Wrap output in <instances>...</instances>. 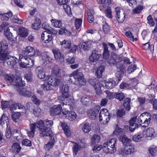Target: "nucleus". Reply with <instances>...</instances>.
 <instances>
[{"label":"nucleus","mask_w":157,"mask_h":157,"mask_svg":"<svg viewBox=\"0 0 157 157\" xmlns=\"http://www.w3.org/2000/svg\"><path fill=\"white\" fill-rule=\"evenodd\" d=\"M69 86L67 85H63L62 87L61 92L62 94V101L63 106L65 105L67 106L65 108L73 109V106L75 104V100L70 95L69 92Z\"/></svg>","instance_id":"nucleus-1"},{"label":"nucleus","mask_w":157,"mask_h":157,"mask_svg":"<svg viewBox=\"0 0 157 157\" xmlns=\"http://www.w3.org/2000/svg\"><path fill=\"white\" fill-rule=\"evenodd\" d=\"M53 122L48 119L43 121L41 120L38 121V127L42 136H51L52 132L50 128L53 124Z\"/></svg>","instance_id":"nucleus-2"},{"label":"nucleus","mask_w":157,"mask_h":157,"mask_svg":"<svg viewBox=\"0 0 157 157\" xmlns=\"http://www.w3.org/2000/svg\"><path fill=\"white\" fill-rule=\"evenodd\" d=\"M69 81L73 84L81 87L86 84V81L84 78L82 72L78 71H74L70 76Z\"/></svg>","instance_id":"nucleus-3"},{"label":"nucleus","mask_w":157,"mask_h":157,"mask_svg":"<svg viewBox=\"0 0 157 157\" xmlns=\"http://www.w3.org/2000/svg\"><path fill=\"white\" fill-rule=\"evenodd\" d=\"M151 116L150 115L147 113H144L140 115L138 117V122H140L144 124V125H139L138 126L139 130H143V128H145L147 127L151 120Z\"/></svg>","instance_id":"nucleus-4"},{"label":"nucleus","mask_w":157,"mask_h":157,"mask_svg":"<svg viewBox=\"0 0 157 157\" xmlns=\"http://www.w3.org/2000/svg\"><path fill=\"white\" fill-rule=\"evenodd\" d=\"M134 151V147L133 144L128 143L125 145L124 148H121L118 150L119 155L124 156L131 154Z\"/></svg>","instance_id":"nucleus-5"},{"label":"nucleus","mask_w":157,"mask_h":157,"mask_svg":"<svg viewBox=\"0 0 157 157\" xmlns=\"http://www.w3.org/2000/svg\"><path fill=\"white\" fill-rule=\"evenodd\" d=\"M19 59L20 66L22 68H30L34 65V60L29 57L20 56Z\"/></svg>","instance_id":"nucleus-6"},{"label":"nucleus","mask_w":157,"mask_h":157,"mask_svg":"<svg viewBox=\"0 0 157 157\" xmlns=\"http://www.w3.org/2000/svg\"><path fill=\"white\" fill-rule=\"evenodd\" d=\"M100 122L102 124H107L110 120L109 113L105 109H102L100 111L99 116Z\"/></svg>","instance_id":"nucleus-7"},{"label":"nucleus","mask_w":157,"mask_h":157,"mask_svg":"<svg viewBox=\"0 0 157 157\" xmlns=\"http://www.w3.org/2000/svg\"><path fill=\"white\" fill-rule=\"evenodd\" d=\"M121 58L119 56L114 52H112L111 55L107 60L106 61L110 65L113 66L116 65L118 63L120 62Z\"/></svg>","instance_id":"nucleus-8"},{"label":"nucleus","mask_w":157,"mask_h":157,"mask_svg":"<svg viewBox=\"0 0 157 157\" xmlns=\"http://www.w3.org/2000/svg\"><path fill=\"white\" fill-rule=\"evenodd\" d=\"M116 12V18L119 23L123 22L125 20V15L124 11L120 8L117 7L115 8Z\"/></svg>","instance_id":"nucleus-9"},{"label":"nucleus","mask_w":157,"mask_h":157,"mask_svg":"<svg viewBox=\"0 0 157 157\" xmlns=\"http://www.w3.org/2000/svg\"><path fill=\"white\" fill-rule=\"evenodd\" d=\"M52 51L56 59L60 62H62L64 61V56L60 52L59 49H54Z\"/></svg>","instance_id":"nucleus-10"},{"label":"nucleus","mask_w":157,"mask_h":157,"mask_svg":"<svg viewBox=\"0 0 157 157\" xmlns=\"http://www.w3.org/2000/svg\"><path fill=\"white\" fill-rule=\"evenodd\" d=\"M100 109L99 107L96 106L93 109L88 110V114L89 118L92 120L95 119Z\"/></svg>","instance_id":"nucleus-11"},{"label":"nucleus","mask_w":157,"mask_h":157,"mask_svg":"<svg viewBox=\"0 0 157 157\" xmlns=\"http://www.w3.org/2000/svg\"><path fill=\"white\" fill-rule=\"evenodd\" d=\"M101 56V54L96 50L93 51L90 56L89 57L90 62L93 63L98 60Z\"/></svg>","instance_id":"nucleus-12"},{"label":"nucleus","mask_w":157,"mask_h":157,"mask_svg":"<svg viewBox=\"0 0 157 157\" xmlns=\"http://www.w3.org/2000/svg\"><path fill=\"white\" fill-rule=\"evenodd\" d=\"M62 107L60 105L53 106L51 109L50 113L52 116L59 115L61 113Z\"/></svg>","instance_id":"nucleus-13"},{"label":"nucleus","mask_w":157,"mask_h":157,"mask_svg":"<svg viewBox=\"0 0 157 157\" xmlns=\"http://www.w3.org/2000/svg\"><path fill=\"white\" fill-rule=\"evenodd\" d=\"M22 53L26 56H32L36 53L35 50L31 46H28L23 48Z\"/></svg>","instance_id":"nucleus-14"},{"label":"nucleus","mask_w":157,"mask_h":157,"mask_svg":"<svg viewBox=\"0 0 157 157\" xmlns=\"http://www.w3.org/2000/svg\"><path fill=\"white\" fill-rule=\"evenodd\" d=\"M18 59L15 57L10 56L6 61L10 68H13L15 65Z\"/></svg>","instance_id":"nucleus-15"},{"label":"nucleus","mask_w":157,"mask_h":157,"mask_svg":"<svg viewBox=\"0 0 157 157\" xmlns=\"http://www.w3.org/2000/svg\"><path fill=\"white\" fill-rule=\"evenodd\" d=\"M63 113L66 118L70 121L75 120L77 117L75 113L73 111H66Z\"/></svg>","instance_id":"nucleus-16"},{"label":"nucleus","mask_w":157,"mask_h":157,"mask_svg":"<svg viewBox=\"0 0 157 157\" xmlns=\"http://www.w3.org/2000/svg\"><path fill=\"white\" fill-rule=\"evenodd\" d=\"M47 79L52 86L59 85L61 82V80L59 78H54L49 76L47 77Z\"/></svg>","instance_id":"nucleus-17"},{"label":"nucleus","mask_w":157,"mask_h":157,"mask_svg":"<svg viewBox=\"0 0 157 157\" xmlns=\"http://www.w3.org/2000/svg\"><path fill=\"white\" fill-rule=\"evenodd\" d=\"M41 38L43 42L48 43L52 40V34H49L47 32L44 31L42 33Z\"/></svg>","instance_id":"nucleus-18"},{"label":"nucleus","mask_w":157,"mask_h":157,"mask_svg":"<svg viewBox=\"0 0 157 157\" xmlns=\"http://www.w3.org/2000/svg\"><path fill=\"white\" fill-rule=\"evenodd\" d=\"M18 92L21 95L24 96L29 97L31 96V93L30 91L27 90L25 88L20 87L17 89Z\"/></svg>","instance_id":"nucleus-19"},{"label":"nucleus","mask_w":157,"mask_h":157,"mask_svg":"<svg viewBox=\"0 0 157 157\" xmlns=\"http://www.w3.org/2000/svg\"><path fill=\"white\" fill-rule=\"evenodd\" d=\"M103 150L106 154H113L116 151V147L114 146H109L104 144Z\"/></svg>","instance_id":"nucleus-20"},{"label":"nucleus","mask_w":157,"mask_h":157,"mask_svg":"<svg viewBox=\"0 0 157 157\" xmlns=\"http://www.w3.org/2000/svg\"><path fill=\"white\" fill-rule=\"evenodd\" d=\"M36 73L38 77L40 79L44 78L45 76V72L43 67H38L36 69Z\"/></svg>","instance_id":"nucleus-21"},{"label":"nucleus","mask_w":157,"mask_h":157,"mask_svg":"<svg viewBox=\"0 0 157 157\" xmlns=\"http://www.w3.org/2000/svg\"><path fill=\"white\" fill-rule=\"evenodd\" d=\"M136 118L134 117L132 118L129 121L130 130L131 132H133L136 128L138 129V126L137 124L135 123Z\"/></svg>","instance_id":"nucleus-22"},{"label":"nucleus","mask_w":157,"mask_h":157,"mask_svg":"<svg viewBox=\"0 0 157 157\" xmlns=\"http://www.w3.org/2000/svg\"><path fill=\"white\" fill-rule=\"evenodd\" d=\"M142 131L144 137H152L155 133L154 129L151 127L149 128L146 130H144L143 128V130Z\"/></svg>","instance_id":"nucleus-23"},{"label":"nucleus","mask_w":157,"mask_h":157,"mask_svg":"<svg viewBox=\"0 0 157 157\" xmlns=\"http://www.w3.org/2000/svg\"><path fill=\"white\" fill-rule=\"evenodd\" d=\"M55 144V140L54 137L52 136L51 137L48 143L44 146V148L46 150L49 151L53 147Z\"/></svg>","instance_id":"nucleus-24"},{"label":"nucleus","mask_w":157,"mask_h":157,"mask_svg":"<svg viewBox=\"0 0 157 157\" xmlns=\"http://www.w3.org/2000/svg\"><path fill=\"white\" fill-rule=\"evenodd\" d=\"M52 71L54 75L56 77H62L65 75V73L63 70L59 69L57 68L54 67L53 68Z\"/></svg>","instance_id":"nucleus-25"},{"label":"nucleus","mask_w":157,"mask_h":157,"mask_svg":"<svg viewBox=\"0 0 157 157\" xmlns=\"http://www.w3.org/2000/svg\"><path fill=\"white\" fill-rule=\"evenodd\" d=\"M102 45L104 48L103 52V58L107 60L109 57V52L108 50V47L107 44L105 42L102 43Z\"/></svg>","instance_id":"nucleus-26"},{"label":"nucleus","mask_w":157,"mask_h":157,"mask_svg":"<svg viewBox=\"0 0 157 157\" xmlns=\"http://www.w3.org/2000/svg\"><path fill=\"white\" fill-rule=\"evenodd\" d=\"M11 109L13 110H15L17 109L21 110L22 111H21V113L25 112V107L23 105L20 103L13 104L11 107Z\"/></svg>","instance_id":"nucleus-27"},{"label":"nucleus","mask_w":157,"mask_h":157,"mask_svg":"<svg viewBox=\"0 0 157 157\" xmlns=\"http://www.w3.org/2000/svg\"><path fill=\"white\" fill-rule=\"evenodd\" d=\"M97 1L98 4H101L104 8L108 7L111 3V0H97Z\"/></svg>","instance_id":"nucleus-28"},{"label":"nucleus","mask_w":157,"mask_h":157,"mask_svg":"<svg viewBox=\"0 0 157 157\" xmlns=\"http://www.w3.org/2000/svg\"><path fill=\"white\" fill-rule=\"evenodd\" d=\"M19 31L20 35L22 37H27L29 34L28 30L25 27H19Z\"/></svg>","instance_id":"nucleus-29"},{"label":"nucleus","mask_w":157,"mask_h":157,"mask_svg":"<svg viewBox=\"0 0 157 157\" xmlns=\"http://www.w3.org/2000/svg\"><path fill=\"white\" fill-rule=\"evenodd\" d=\"M115 82L112 79H110L105 82V86L108 89L113 88L115 86Z\"/></svg>","instance_id":"nucleus-30"},{"label":"nucleus","mask_w":157,"mask_h":157,"mask_svg":"<svg viewBox=\"0 0 157 157\" xmlns=\"http://www.w3.org/2000/svg\"><path fill=\"white\" fill-rule=\"evenodd\" d=\"M52 25L55 27L60 28L63 25V23L60 20L56 19H52L51 20Z\"/></svg>","instance_id":"nucleus-31"},{"label":"nucleus","mask_w":157,"mask_h":157,"mask_svg":"<svg viewBox=\"0 0 157 157\" xmlns=\"http://www.w3.org/2000/svg\"><path fill=\"white\" fill-rule=\"evenodd\" d=\"M94 11L93 10L88 9L87 11V19L90 23H92L94 21L93 16Z\"/></svg>","instance_id":"nucleus-32"},{"label":"nucleus","mask_w":157,"mask_h":157,"mask_svg":"<svg viewBox=\"0 0 157 157\" xmlns=\"http://www.w3.org/2000/svg\"><path fill=\"white\" fill-rule=\"evenodd\" d=\"M61 126L66 135L67 136H70L71 132L67 124L65 123H61Z\"/></svg>","instance_id":"nucleus-33"},{"label":"nucleus","mask_w":157,"mask_h":157,"mask_svg":"<svg viewBox=\"0 0 157 157\" xmlns=\"http://www.w3.org/2000/svg\"><path fill=\"white\" fill-rule=\"evenodd\" d=\"M52 87L47 78L44 83L41 86L42 88L46 90H51L52 89Z\"/></svg>","instance_id":"nucleus-34"},{"label":"nucleus","mask_w":157,"mask_h":157,"mask_svg":"<svg viewBox=\"0 0 157 157\" xmlns=\"http://www.w3.org/2000/svg\"><path fill=\"white\" fill-rule=\"evenodd\" d=\"M138 130L139 131L138 135L137 136H134L132 138L133 141L137 142L140 141L141 139L144 137L142 130H139V129Z\"/></svg>","instance_id":"nucleus-35"},{"label":"nucleus","mask_w":157,"mask_h":157,"mask_svg":"<svg viewBox=\"0 0 157 157\" xmlns=\"http://www.w3.org/2000/svg\"><path fill=\"white\" fill-rule=\"evenodd\" d=\"M91 100V97L88 95H85L83 96L81 98V101L84 105H87L90 102Z\"/></svg>","instance_id":"nucleus-36"},{"label":"nucleus","mask_w":157,"mask_h":157,"mask_svg":"<svg viewBox=\"0 0 157 157\" xmlns=\"http://www.w3.org/2000/svg\"><path fill=\"white\" fill-rule=\"evenodd\" d=\"M105 67L104 66H101L97 69L96 71V75L98 78H100L102 76V73L104 71Z\"/></svg>","instance_id":"nucleus-37"},{"label":"nucleus","mask_w":157,"mask_h":157,"mask_svg":"<svg viewBox=\"0 0 157 157\" xmlns=\"http://www.w3.org/2000/svg\"><path fill=\"white\" fill-rule=\"evenodd\" d=\"M0 52H6L8 48V44L6 41L3 40L1 42Z\"/></svg>","instance_id":"nucleus-38"},{"label":"nucleus","mask_w":157,"mask_h":157,"mask_svg":"<svg viewBox=\"0 0 157 157\" xmlns=\"http://www.w3.org/2000/svg\"><path fill=\"white\" fill-rule=\"evenodd\" d=\"M92 42L90 41H86L83 43L82 48L85 51H88L91 47Z\"/></svg>","instance_id":"nucleus-39"},{"label":"nucleus","mask_w":157,"mask_h":157,"mask_svg":"<svg viewBox=\"0 0 157 157\" xmlns=\"http://www.w3.org/2000/svg\"><path fill=\"white\" fill-rule=\"evenodd\" d=\"M13 136L15 138V139L19 140L21 139V135L20 131L16 129L13 130L12 133Z\"/></svg>","instance_id":"nucleus-40"},{"label":"nucleus","mask_w":157,"mask_h":157,"mask_svg":"<svg viewBox=\"0 0 157 157\" xmlns=\"http://www.w3.org/2000/svg\"><path fill=\"white\" fill-rule=\"evenodd\" d=\"M130 99L128 98H126L124 101V105L127 111L130 109Z\"/></svg>","instance_id":"nucleus-41"},{"label":"nucleus","mask_w":157,"mask_h":157,"mask_svg":"<svg viewBox=\"0 0 157 157\" xmlns=\"http://www.w3.org/2000/svg\"><path fill=\"white\" fill-rule=\"evenodd\" d=\"M40 19L38 18H36L35 22L32 25V27L35 30L38 29L40 27Z\"/></svg>","instance_id":"nucleus-42"},{"label":"nucleus","mask_w":157,"mask_h":157,"mask_svg":"<svg viewBox=\"0 0 157 157\" xmlns=\"http://www.w3.org/2000/svg\"><path fill=\"white\" fill-rule=\"evenodd\" d=\"M71 142L73 144V151L75 155H77V152L80 149L81 147L80 145H79L78 144L74 142V141H71Z\"/></svg>","instance_id":"nucleus-43"},{"label":"nucleus","mask_w":157,"mask_h":157,"mask_svg":"<svg viewBox=\"0 0 157 157\" xmlns=\"http://www.w3.org/2000/svg\"><path fill=\"white\" fill-rule=\"evenodd\" d=\"M117 71L120 75H123L125 71V67L122 64H120L117 66Z\"/></svg>","instance_id":"nucleus-44"},{"label":"nucleus","mask_w":157,"mask_h":157,"mask_svg":"<svg viewBox=\"0 0 157 157\" xmlns=\"http://www.w3.org/2000/svg\"><path fill=\"white\" fill-rule=\"evenodd\" d=\"M100 137L97 135H94L91 139V143L93 145L98 143L100 141Z\"/></svg>","instance_id":"nucleus-45"},{"label":"nucleus","mask_w":157,"mask_h":157,"mask_svg":"<svg viewBox=\"0 0 157 157\" xmlns=\"http://www.w3.org/2000/svg\"><path fill=\"white\" fill-rule=\"evenodd\" d=\"M43 62L44 64H46L50 63L51 58L47 54H43L42 56Z\"/></svg>","instance_id":"nucleus-46"},{"label":"nucleus","mask_w":157,"mask_h":157,"mask_svg":"<svg viewBox=\"0 0 157 157\" xmlns=\"http://www.w3.org/2000/svg\"><path fill=\"white\" fill-rule=\"evenodd\" d=\"M60 44L65 48H69L71 47V42L69 40H64L60 42Z\"/></svg>","instance_id":"nucleus-47"},{"label":"nucleus","mask_w":157,"mask_h":157,"mask_svg":"<svg viewBox=\"0 0 157 157\" xmlns=\"http://www.w3.org/2000/svg\"><path fill=\"white\" fill-rule=\"evenodd\" d=\"M144 9V7L140 5H138L132 10V13L138 14L140 13Z\"/></svg>","instance_id":"nucleus-48"},{"label":"nucleus","mask_w":157,"mask_h":157,"mask_svg":"<svg viewBox=\"0 0 157 157\" xmlns=\"http://www.w3.org/2000/svg\"><path fill=\"white\" fill-rule=\"evenodd\" d=\"M117 139L116 138H113L108 140L107 142L105 143L104 144L108 145L109 146H115Z\"/></svg>","instance_id":"nucleus-49"},{"label":"nucleus","mask_w":157,"mask_h":157,"mask_svg":"<svg viewBox=\"0 0 157 157\" xmlns=\"http://www.w3.org/2000/svg\"><path fill=\"white\" fill-rule=\"evenodd\" d=\"M114 96L115 98L120 101H122L125 97L124 94L122 93H116L114 94Z\"/></svg>","instance_id":"nucleus-50"},{"label":"nucleus","mask_w":157,"mask_h":157,"mask_svg":"<svg viewBox=\"0 0 157 157\" xmlns=\"http://www.w3.org/2000/svg\"><path fill=\"white\" fill-rule=\"evenodd\" d=\"M120 140L124 144L126 145L127 144L129 143L131 140L127 138L125 135L121 136L120 137Z\"/></svg>","instance_id":"nucleus-51"},{"label":"nucleus","mask_w":157,"mask_h":157,"mask_svg":"<svg viewBox=\"0 0 157 157\" xmlns=\"http://www.w3.org/2000/svg\"><path fill=\"white\" fill-rule=\"evenodd\" d=\"M21 112H17L16 113H14L12 115V118L13 121L14 122H17L19 117L21 116V114L20 113Z\"/></svg>","instance_id":"nucleus-52"},{"label":"nucleus","mask_w":157,"mask_h":157,"mask_svg":"<svg viewBox=\"0 0 157 157\" xmlns=\"http://www.w3.org/2000/svg\"><path fill=\"white\" fill-rule=\"evenodd\" d=\"M91 130L90 125L88 123H85L82 128V130L85 133H87L90 132Z\"/></svg>","instance_id":"nucleus-53"},{"label":"nucleus","mask_w":157,"mask_h":157,"mask_svg":"<svg viewBox=\"0 0 157 157\" xmlns=\"http://www.w3.org/2000/svg\"><path fill=\"white\" fill-rule=\"evenodd\" d=\"M25 77L27 80L29 82H32L33 81V74L32 72L29 71L26 73Z\"/></svg>","instance_id":"nucleus-54"},{"label":"nucleus","mask_w":157,"mask_h":157,"mask_svg":"<svg viewBox=\"0 0 157 157\" xmlns=\"http://www.w3.org/2000/svg\"><path fill=\"white\" fill-rule=\"evenodd\" d=\"M8 121V117L6 116V114H3L0 119V125L2 124V123L5 124L6 123L7 125V122Z\"/></svg>","instance_id":"nucleus-55"},{"label":"nucleus","mask_w":157,"mask_h":157,"mask_svg":"<svg viewBox=\"0 0 157 157\" xmlns=\"http://www.w3.org/2000/svg\"><path fill=\"white\" fill-rule=\"evenodd\" d=\"M21 147L19 144L17 143H14L12 146V149L15 151H16L17 153H19L21 149Z\"/></svg>","instance_id":"nucleus-56"},{"label":"nucleus","mask_w":157,"mask_h":157,"mask_svg":"<svg viewBox=\"0 0 157 157\" xmlns=\"http://www.w3.org/2000/svg\"><path fill=\"white\" fill-rule=\"evenodd\" d=\"M94 88L97 94L100 95L101 94L102 91L101 85L100 83H97L94 86Z\"/></svg>","instance_id":"nucleus-57"},{"label":"nucleus","mask_w":157,"mask_h":157,"mask_svg":"<svg viewBox=\"0 0 157 157\" xmlns=\"http://www.w3.org/2000/svg\"><path fill=\"white\" fill-rule=\"evenodd\" d=\"M125 35L128 38H129L130 40L132 41H136L137 40V39L136 38H134V37L132 36V34L130 32H126L125 33Z\"/></svg>","instance_id":"nucleus-58"},{"label":"nucleus","mask_w":157,"mask_h":157,"mask_svg":"<svg viewBox=\"0 0 157 157\" xmlns=\"http://www.w3.org/2000/svg\"><path fill=\"white\" fill-rule=\"evenodd\" d=\"M63 7L65 10V12L67 13L68 15L71 16V11L70 6L67 5L66 3L63 5Z\"/></svg>","instance_id":"nucleus-59"},{"label":"nucleus","mask_w":157,"mask_h":157,"mask_svg":"<svg viewBox=\"0 0 157 157\" xmlns=\"http://www.w3.org/2000/svg\"><path fill=\"white\" fill-rule=\"evenodd\" d=\"M16 84H14L17 86H18V88L20 87H22L23 86V82L21 80V78L20 77H17L15 80Z\"/></svg>","instance_id":"nucleus-60"},{"label":"nucleus","mask_w":157,"mask_h":157,"mask_svg":"<svg viewBox=\"0 0 157 157\" xmlns=\"http://www.w3.org/2000/svg\"><path fill=\"white\" fill-rule=\"evenodd\" d=\"M149 151L152 155H155L157 154V147L152 146L149 148Z\"/></svg>","instance_id":"nucleus-61"},{"label":"nucleus","mask_w":157,"mask_h":157,"mask_svg":"<svg viewBox=\"0 0 157 157\" xmlns=\"http://www.w3.org/2000/svg\"><path fill=\"white\" fill-rule=\"evenodd\" d=\"M10 56L6 53H3L2 52H0V60H5L6 62L8 59V57H9Z\"/></svg>","instance_id":"nucleus-62"},{"label":"nucleus","mask_w":157,"mask_h":157,"mask_svg":"<svg viewBox=\"0 0 157 157\" xmlns=\"http://www.w3.org/2000/svg\"><path fill=\"white\" fill-rule=\"evenodd\" d=\"M147 20V23L150 26H153L154 25L155 23L151 15H149L148 16Z\"/></svg>","instance_id":"nucleus-63"},{"label":"nucleus","mask_w":157,"mask_h":157,"mask_svg":"<svg viewBox=\"0 0 157 157\" xmlns=\"http://www.w3.org/2000/svg\"><path fill=\"white\" fill-rule=\"evenodd\" d=\"M136 65L132 64L129 66L128 70L127 73L130 74L136 70Z\"/></svg>","instance_id":"nucleus-64"}]
</instances>
